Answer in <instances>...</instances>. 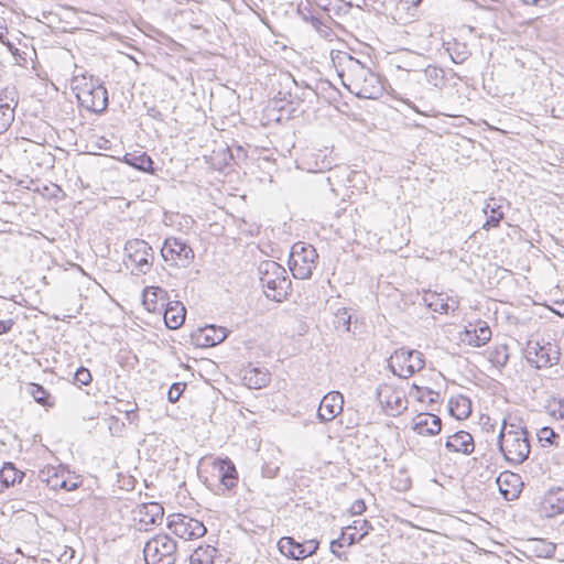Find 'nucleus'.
Segmentation results:
<instances>
[{
  "label": "nucleus",
  "instance_id": "15",
  "mask_svg": "<svg viewBox=\"0 0 564 564\" xmlns=\"http://www.w3.org/2000/svg\"><path fill=\"white\" fill-rule=\"evenodd\" d=\"M344 405L343 394L338 391L328 392L321 400L317 417L321 422H329L341 413Z\"/></svg>",
  "mask_w": 564,
  "mask_h": 564
},
{
  "label": "nucleus",
  "instance_id": "45",
  "mask_svg": "<svg viewBox=\"0 0 564 564\" xmlns=\"http://www.w3.org/2000/svg\"><path fill=\"white\" fill-rule=\"evenodd\" d=\"M476 333L474 329L465 328L464 333L462 334V340L469 346L473 347H480L481 345H476L475 341H477V338H475Z\"/></svg>",
  "mask_w": 564,
  "mask_h": 564
},
{
  "label": "nucleus",
  "instance_id": "12",
  "mask_svg": "<svg viewBox=\"0 0 564 564\" xmlns=\"http://www.w3.org/2000/svg\"><path fill=\"white\" fill-rule=\"evenodd\" d=\"M552 347L541 346L538 341L529 340L524 349L527 361L536 369L546 368L555 365L558 360L557 352L552 355Z\"/></svg>",
  "mask_w": 564,
  "mask_h": 564
},
{
  "label": "nucleus",
  "instance_id": "51",
  "mask_svg": "<svg viewBox=\"0 0 564 564\" xmlns=\"http://www.w3.org/2000/svg\"><path fill=\"white\" fill-rule=\"evenodd\" d=\"M425 395H429V397H430L429 402H431V403H432V402H437L438 397H440V394H438L437 392H434L433 390H431V389H429V388H426V389L422 392V394L420 395V398H423V397H425Z\"/></svg>",
  "mask_w": 564,
  "mask_h": 564
},
{
  "label": "nucleus",
  "instance_id": "8",
  "mask_svg": "<svg viewBox=\"0 0 564 564\" xmlns=\"http://www.w3.org/2000/svg\"><path fill=\"white\" fill-rule=\"evenodd\" d=\"M425 366L424 355L415 349H398L390 357L389 367L400 378H410Z\"/></svg>",
  "mask_w": 564,
  "mask_h": 564
},
{
  "label": "nucleus",
  "instance_id": "16",
  "mask_svg": "<svg viewBox=\"0 0 564 564\" xmlns=\"http://www.w3.org/2000/svg\"><path fill=\"white\" fill-rule=\"evenodd\" d=\"M442 420L432 413H420L414 417L413 431L420 435L433 436L441 432Z\"/></svg>",
  "mask_w": 564,
  "mask_h": 564
},
{
  "label": "nucleus",
  "instance_id": "4",
  "mask_svg": "<svg viewBox=\"0 0 564 564\" xmlns=\"http://www.w3.org/2000/svg\"><path fill=\"white\" fill-rule=\"evenodd\" d=\"M528 437V431H507L506 422L502 423L498 446L507 462L519 465L529 457L531 447Z\"/></svg>",
  "mask_w": 564,
  "mask_h": 564
},
{
  "label": "nucleus",
  "instance_id": "60",
  "mask_svg": "<svg viewBox=\"0 0 564 564\" xmlns=\"http://www.w3.org/2000/svg\"><path fill=\"white\" fill-rule=\"evenodd\" d=\"M100 148H104V150H107V147H105V143H101Z\"/></svg>",
  "mask_w": 564,
  "mask_h": 564
},
{
  "label": "nucleus",
  "instance_id": "30",
  "mask_svg": "<svg viewBox=\"0 0 564 564\" xmlns=\"http://www.w3.org/2000/svg\"><path fill=\"white\" fill-rule=\"evenodd\" d=\"M528 549L533 556L549 558L554 555L556 546L545 539H533L530 541Z\"/></svg>",
  "mask_w": 564,
  "mask_h": 564
},
{
  "label": "nucleus",
  "instance_id": "58",
  "mask_svg": "<svg viewBox=\"0 0 564 564\" xmlns=\"http://www.w3.org/2000/svg\"><path fill=\"white\" fill-rule=\"evenodd\" d=\"M413 388H415L417 391H421V389L416 384H413Z\"/></svg>",
  "mask_w": 564,
  "mask_h": 564
},
{
  "label": "nucleus",
  "instance_id": "23",
  "mask_svg": "<svg viewBox=\"0 0 564 564\" xmlns=\"http://www.w3.org/2000/svg\"><path fill=\"white\" fill-rule=\"evenodd\" d=\"M415 75L417 82L424 79L427 84L440 90L443 89L446 85L444 69L435 65H429L422 72H416Z\"/></svg>",
  "mask_w": 564,
  "mask_h": 564
},
{
  "label": "nucleus",
  "instance_id": "47",
  "mask_svg": "<svg viewBox=\"0 0 564 564\" xmlns=\"http://www.w3.org/2000/svg\"><path fill=\"white\" fill-rule=\"evenodd\" d=\"M524 4H531L540 8H545L552 4L555 0H521Z\"/></svg>",
  "mask_w": 564,
  "mask_h": 564
},
{
  "label": "nucleus",
  "instance_id": "3",
  "mask_svg": "<svg viewBox=\"0 0 564 564\" xmlns=\"http://www.w3.org/2000/svg\"><path fill=\"white\" fill-rule=\"evenodd\" d=\"M75 83L77 84L73 89L76 90V97L82 107L95 113H102L107 109L108 91L99 78L83 77L80 82L76 79Z\"/></svg>",
  "mask_w": 564,
  "mask_h": 564
},
{
  "label": "nucleus",
  "instance_id": "27",
  "mask_svg": "<svg viewBox=\"0 0 564 564\" xmlns=\"http://www.w3.org/2000/svg\"><path fill=\"white\" fill-rule=\"evenodd\" d=\"M218 473L219 481L225 486L226 489H231L236 486L238 480V473L231 460L228 458L220 459L218 463Z\"/></svg>",
  "mask_w": 564,
  "mask_h": 564
},
{
  "label": "nucleus",
  "instance_id": "53",
  "mask_svg": "<svg viewBox=\"0 0 564 564\" xmlns=\"http://www.w3.org/2000/svg\"><path fill=\"white\" fill-rule=\"evenodd\" d=\"M371 529H372V527H371L370 522H369V521H367V520H364V521H362V524H361V527H360V530H362L364 532H362V533H361V535L359 536V540H361L365 535H367V534H368V532H369V530H371Z\"/></svg>",
  "mask_w": 564,
  "mask_h": 564
},
{
  "label": "nucleus",
  "instance_id": "6",
  "mask_svg": "<svg viewBox=\"0 0 564 564\" xmlns=\"http://www.w3.org/2000/svg\"><path fill=\"white\" fill-rule=\"evenodd\" d=\"M317 258L318 254L313 246L301 241L294 243L289 259L293 276L301 280L310 279L316 267Z\"/></svg>",
  "mask_w": 564,
  "mask_h": 564
},
{
  "label": "nucleus",
  "instance_id": "55",
  "mask_svg": "<svg viewBox=\"0 0 564 564\" xmlns=\"http://www.w3.org/2000/svg\"><path fill=\"white\" fill-rule=\"evenodd\" d=\"M310 22L311 24L316 29L318 30L319 26L323 24L322 21L317 18V17H314L312 15L311 19H310Z\"/></svg>",
  "mask_w": 564,
  "mask_h": 564
},
{
  "label": "nucleus",
  "instance_id": "20",
  "mask_svg": "<svg viewBox=\"0 0 564 564\" xmlns=\"http://www.w3.org/2000/svg\"><path fill=\"white\" fill-rule=\"evenodd\" d=\"M497 484L499 485L500 492L506 499H513L518 497L520 492L519 486L521 485L519 475L511 471L501 473L497 478Z\"/></svg>",
  "mask_w": 564,
  "mask_h": 564
},
{
  "label": "nucleus",
  "instance_id": "36",
  "mask_svg": "<svg viewBox=\"0 0 564 564\" xmlns=\"http://www.w3.org/2000/svg\"><path fill=\"white\" fill-rule=\"evenodd\" d=\"M334 326L336 329H345L350 332L351 314L346 307L339 308L335 314Z\"/></svg>",
  "mask_w": 564,
  "mask_h": 564
},
{
  "label": "nucleus",
  "instance_id": "43",
  "mask_svg": "<svg viewBox=\"0 0 564 564\" xmlns=\"http://www.w3.org/2000/svg\"><path fill=\"white\" fill-rule=\"evenodd\" d=\"M346 542V531H343L340 536L330 542V552L338 558H343V554L337 551V549L343 547Z\"/></svg>",
  "mask_w": 564,
  "mask_h": 564
},
{
  "label": "nucleus",
  "instance_id": "24",
  "mask_svg": "<svg viewBox=\"0 0 564 564\" xmlns=\"http://www.w3.org/2000/svg\"><path fill=\"white\" fill-rule=\"evenodd\" d=\"M123 162L141 172L154 174V162L145 152L134 151L132 153H126Z\"/></svg>",
  "mask_w": 564,
  "mask_h": 564
},
{
  "label": "nucleus",
  "instance_id": "37",
  "mask_svg": "<svg viewBox=\"0 0 564 564\" xmlns=\"http://www.w3.org/2000/svg\"><path fill=\"white\" fill-rule=\"evenodd\" d=\"M474 330L477 335L475 336V338H477V341H475L476 345L484 346L491 339V329L486 322H479Z\"/></svg>",
  "mask_w": 564,
  "mask_h": 564
},
{
  "label": "nucleus",
  "instance_id": "52",
  "mask_svg": "<svg viewBox=\"0 0 564 564\" xmlns=\"http://www.w3.org/2000/svg\"><path fill=\"white\" fill-rule=\"evenodd\" d=\"M148 115L155 120H159V121L164 120L162 112L156 107L149 108Z\"/></svg>",
  "mask_w": 564,
  "mask_h": 564
},
{
  "label": "nucleus",
  "instance_id": "11",
  "mask_svg": "<svg viewBox=\"0 0 564 564\" xmlns=\"http://www.w3.org/2000/svg\"><path fill=\"white\" fill-rule=\"evenodd\" d=\"M167 528L176 536L184 540L198 539L204 536L207 532L202 521L181 513L169 516Z\"/></svg>",
  "mask_w": 564,
  "mask_h": 564
},
{
  "label": "nucleus",
  "instance_id": "39",
  "mask_svg": "<svg viewBox=\"0 0 564 564\" xmlns=\"http://www.w3.org/2000/svg\"><path fill=\"white\" fill-rule=\"evenodd\" d=\"M91 380L93 376L90 371L83 366L77 368L76 371L74 372V383L77 386H88L91 382Z\"/></svg>",
  "mask_w": 564,
  "mask_h": 564
},
{
  "label": "nucleus",
  "instance_id": "17",
  "mask_svg": "<svg viewBox=\"0 0 564 564\" xmlns=\"http://www.w3.org/2000/svg\"><path fill=\"white\" fill-rule=\"evenodd\" d=\"M162 310H164L163 318L167 328L177 329L183 325L186 308L181 302L175 301L165 303V306Z\"/></svg>",
  "mask_w": 564,
  "mask_h": 564
},
{
  "label": "nucleus",
  "instance_id": "1",
  "mask_svg": "<svg viewBox=\"0 0 564 564\" xmlns=\"http://www.w3.org/2000/svg\"><path fill=\"white\" fill-rule=\"evenodd\" d=\"M347 77L349 83L344 82V85L358 98L377 99L382 95L383 86L380 77L351 56H349Z\"/></svg>",
  "mask_w": 564,
  "mask_h": 564
},
{
  "label": "nucleus",
  "instance_id": "34",
  "mask_svg": "<svg viewBox=\"0 0 564 564\" xmlns=\"http://www.w3.org/2000/svg\"><path fill=\"white\" fill-rule=\"evenodd\" d=\"M536 437L541 446H558L561 436L550 426H543L536 433Z\"/></svg>",
  "mask_w": 564,
  "mask_h": 564
},
{
  "label": "nucleus",
  "instance_id": "18",
  "mask_svg": "<svg viewBox=\"0 0 564 564\" xmlns=\"http://www.w3.org/2000/svg\"><path fill=\"white\" fill-rule=\"evenodd\" d=\"M445 447L452 452L468 455L475 448L473 436L466 431H459L447 437Z\"/></svg>",
  "mask_w": 564,
  "mask_h": 564
},
{
  "label": "nucleus",
  "instance_id": "57",
  "mask_svg": "<svg viewBox=\"0 0 564 564\" xmlns=\"http://www.w3.org/2000/svg\"><path fill=\"white\" fill-rule=\"evenodd\" d=\"M560 417L562 420H564V402L561 404V409H560Z\"/></svg>",
  "mask_w": 564,
  "mask_h": 564
},
{
  "label": "nucleus",
  "instance_id": "33",
  "mask_svg": "<svg viewBox=\"0 0 564 564\" xmlns=\"http://www.w3.org/2000/svg\"><path fill=\"white\" fill-rule=\"evenodd\" d=\"M447 45L446 51L455 64H462L470 56V52L465 43L454 42L452 45L449 43Z\"/></svg>",
  "mask_w": 564,
  "mask_h": 564
},
{
  "label": "nucleus",
  "instance_id": "41",
  "mask_svg": "<svg viewBox=\"0 0 564 564\" xmlns=\"http://www.w3.org/2000/svg\"><path fill=\"white\" fill-rule=\"evenodd\" d=\"M508 360H509L508 347L506 345H502V346L496 348L495 352L491 356V361L503 367L507 365Z\"/></svg>",
  "mask_w": 564,
  "mask_h": 564
},
{
  "label": "nucleus",
  "instance_id": "9",
  "mask_svg": "<svg viewBox=\"0 0 564 564\" xmlns=\"http://www.w3.org/2000/svg\"><path fill=\"white\" fill-rule=\"evenodd\" d=\"M39 478L54 490L64 489L65 491H73L82 485L80 476L62 465H47L43 467L39 471Z\"/></svg>",
  "mask_w": 564,
  "mask_h": 564
},
{
  "label": "nucleus",
  "instance_id": "35",
  "mask_svg": "<svg viewBox=\"0 0 564 564\" xmlns=\"http://www.w3.org/2000/svg\"><path fill=\"white\" fill-rule=\"evenodd\" d=\"M14 120V108L9 104L0 105V134L4 133Z\"/></svg>",
  "mask_w": 564,
  "mask_h": 564
},
{
  "label": "nucleus",
  "instance_id": "32",
  "mask_svg": "<svg viewBox=\"0 0 564 564\" xmlns=\"http://www.w3.org/2000/svg\"><path fill=\"white\" fill-rule=\"evenodd\" d=\"M217 549L210 545L197 547L189 556V564H216Z\"/></svg>",
  "mask_w": 564,
  "mask_h": 564
},
{
  "label": "nucleus",
  "instance_id": "25",
  "mask_svg": "<svg viewBox=\"0 0 564 564\" xmlns=\"http://www.w3.org/2000/svg\"><path fill=\"white\" fill-rule=\"evenodd\" d=\"M25 474L19 470L13 463H4L0 469V494L15 482H21Z\"/></svg>",
  "mask_w": 564,
  "mask_h": 564
},
{
  "label": "nucleus",
  "instance_id": "54",
  "mask_svg": "<svg viewBox=\"0 0 564 564\" xmlns=\"http://www.w3.org/2000/svg\"><path fill=\"white\" fill-rule=\"evenodd\" d=\"M332 167V161L327 160L324 155V159L322 160L321 165L317 167L318 171L329 170Z\"/></svg>",
  "mask_w": 564,
  "mask_h": 564
},
{
  "label": "nucleus",
  "instance_id": "14",
  "mask_svg": "<svg viewBox=\"0 0 564 564\" xmlns=\"http://www.w3.org/2000/svg\"><path fill=\"white\" fill-rule=\"evenodd\" d=\"M540 512L546 518L564 513V488L552 487L542 497Z\"/></svg>",
  "mask_w": 564,
  "mask_h": 564
},
{
  "label": "nucleus",
  "instance_id": "56",
  "mask_svg": "<svg viewBox=\"0 0 564 564\" xmlns=\"http://www.w3.org/2000/svg\"><path fill=\"white\" fill-rule=\"evenodd\" d=\"M422 0H405L406 3H411L412 6H419Z\"/></svg>",
  "mask_w": 564,
  "mask_h": 564
},
{
  "label": "nucleus",
  "instance_id": "28",
  "mask_svg": "<svg viewBox=\"0 0 564 564\" xmlns=\"http://www.w3.org/2000/svg\"><path fill=\"white\" fill-rule=\"evenodd\" d=\"M199 336L203 338V346H216L227 338L228 330L225 327L207 325L200 329Z\"/></svg>",
  "mask_w": 564,
  "mask_h": 564
},
{
  "label": "nucleus",
  "instance_id": "50",
  "mask_svg": "<svg viewBox=\"0 0 564 564\" xmlns=\"http://www.w3.org/2000/svg\"><path fill=\"white\" fill-rule=\"evenodd\" d=\"M354 523H357V521H355ZM351 529L356 530V529H357V525H356V524H354V525H349V527H347V528H346V531H347V530H351ZM357 541H358V540L355 538V534H354V533L348 534V533L346 532V542H345V544H346V545H351V544L356 543Z\"/></svg>",
  "mask_w": 564,
  "mask_h": 564
},
{
  "label": "nucleus",
  "instance_id": "7",
  "mask_svg": "<svg viewBox=\"0 0 564 564\" xmlns=\"http://www.w3.org/2000/svg\"><path fill=\"white\" fill-rule=\"evenodd\" d=\"M124 253L131 265L124 262L127 268L131 269L134 275L148 273L153 264L154 254L152 247L142 239H131L124 245Z\"/></svg>",
  "mask_w": 564,
  "mask_h": 564
},
{
  "label": "nucleus",
  "instance_id": "44",
  "mask_svg": "<svg viewBox=\"0 0 564 564\" xmlns=\"http://www.w3.org/2000/svg\"><path fill=\"white\" fill-rule=\"evenodd\" d=\"M301 545H302L303 558H306V557L315 554L318 549V542L316 540H308L304 543H301Z\"/></svg>",
  "mask_w": 564,
  "mask_h": 564
},
{
  "label": "nucleus",
  "instance_id": "29",
  "mask_svg": "<svg viewBox=\"0 0 564 564\" xmlns=\"http://www.w3.org/2000/svg\"><path fill=\"white\" fill-rule=\"evenodd\" d=\"M282 555L292 560H303L302 545L292 536H282L278 542Z\"/></svg>",
  "mask_w": 564,
  "mask_h": 564
},
{
  "label": "nucleus",
  "instance_id": "19",
  "mask_svg": "<svg viewBox=\"0 0 564 564\" xmlns=\"http://www.w3.org/2000/svg\"><path fill=\"white\" fill-rule=\"evenodd\" d=\"M167 292L160 286H150L144 290L143 305L149 312H161L165 306Z\"/></svg>",
  "mask_w": 564,
  "mask_h": 564
},
{
  "label": "nucleus",
  "instance_id": "10",
  "mask_svg": "<svg viewBox=\"0 0 564 564\" xmlns=\"http://www.w3.org/2000/svg\"><path fill=\"white\" fill-rule=\"evenodd\" d=\"M161 256L172 267L186 268L194 259V251L182 239L170 237L165 239L161 248Z\"/></svg>",
  "mask_w": 564,
  "mask_h": 564
},
{
  "label": "nucleus",
  "instance_id": "21",
  "mask_svg": "<svg viewBox=\"0 0 564 564\" xmlns=\"http://www.w3.org/2000/svg\"><path fill=\"white\" fill-rule=\"evenodd\" d=\"M482 212L487 216V220L482 225L485 230L498 227L500 221L505 218L502 206L499 204V200L494 197L486 200Z\"/></svg>",
  "mask_w": 564,
  "mask_h": 564
},
{
  "label": "nucleus",
  "instance_id": "38",
  "mask_svg": "<svg viewBox=\"0 0 564 564\" xmlns=\"http://www.w3.org/2000/svg\"><path fill=\"white\" fill-rule=\"evenodd\" d=\"M30 393L32 394V397L39 404H41V405L48 404L47 400H48L50 393L41 384L32 383L30 386Z\"/></svg>",
  "mask_w": 564,
  "mask_h": 564
},
{
  "label": "nucleus",
  "instance_id": "26",
  "mask_svg": "<svg viewBox=\"0 0 564 564\" xmlns=\"http://www.w3.org/2000/svg\"><path fill=\"white\" fill-rule=\"evenodd\" d=\"M243 381L251 389H261L269 384L270 373L265 369L250 368L245 370Z\"/></svg>",
  "mask_w": 564,
  "mask_h": 564
},
{
  "label": "nucleus",
  "instance_id": "5",
  "mask_svg": "<svg viewBox=\"0 0 564 564\" xmlns=\"http://www.w3.org/2000/svg\"><path fill=\"white\" fill-rule=\"evenodd\" d=\"M176 542L167 534H156L143 549L147 564H174L176 561Z\"/></svg>",
  "mask_w": 564,
  "mask_h": 564
},
{
  "label": "nucleus",
  "instance_id": "31",
  "mask_svg": "<svg viewBox=\"0 0 564 564\" xmlns=\"http://www.w3.org/2000/svg\"><path fill=\"white\" fill-rule=\"evenodd\" d=\"M471 402L469 398L459 395L458 398H452L449 400V413L458 419L463 420L470 415Z\"/></svg>",
  "mask_w": 564,
  "mask_h": 564
},
{
  "label": "nucleus",
  "instance_id": "22",
  "mask_svg": "<svg viewBox=\"0 0 564 564\" xmlns=\"http://www.w3.org/2000/svg\"><path fill=\"white\" fill-rule=\"evenodd\" d=\"M139 521L144 524H156L162 521L164 509L159 502L142 503L138 507Z\"/></svg>",
  "mask_w": 564,
  "mask_h": 564
},
{
  "label": "nucleus",
  "instance_id": "46",
  "mask_svg": "<svg viewBox=\"0 0 564 564\" xmlns=\"http://www.w3.org/2000/svg\"><path fill=\"white\" fill-rule=\"evenodd\" d=\"M352 516H359L366 511V503L362 499H358L352 502L349 509Z\"/></svg>",
  "mask_w": 564,
  "mask_h": 564
},
{
  "label": "nucleus",
  "instance_id": "59",
  "mask_svg": "<svg viewBox=\"0 0 564 564\" xmlns=\"http://www.w3.org/2000/svg\"><path fill=\"white\" fill-rule=\"evenodd\" d=\"M100 148H104V150H107V147H105V143H101Z\"/></svg>",
  "mask_w": 564,
  "mask_h": 564
},
{
  "label": "nucleus",
  "instance_id": "13",
  "mask_svg": "<svg viewBox=\"0 0 564 564\" xmlns=\"http://www.w3.org/2000/svg\"><path fill=\"white\" fill-rule=\"evenodd\" d=\"M376 397L381 406L391 411L392 415L400 414L404 409H406L403 402L402 392L395 390L390 384H380L376 390Z\"/></svg>",
  "mask_w": 564,
  "mask_h": 564
},
{
  "label": "nucleus",
  "instance_id": "49",
  "mask_svg": "<svg viewBox=\"0 0 564 564\" xmlns=\"http://www.w3.org/2000/svg\"><path fill=\"white\" fill-rule=\"evenodd\" d=\"M13 324L14 323L12 319L0 321V335L8 334L11 330Z\"/></svg>",
  "mask_w": 564,
  "mask_h": 564
},
{
  "label": "nucleus",
  "instance_id": "40",
  "mask_svg": "<svg viewBox=\"0 0 564 564\" xmlns=\"http://www.w3.org/2000/svg\"><path fill=\"white\" fill-rule=\"evenodd\" d=\"M56 552L58 553L57 560L61 564H70L75 555V550L67 545L57 546Z\"/></svg>",
  "mask_w": 564,
  "mask_h": 564
},
{
  "label": "nucleus",
  "instance_id": "2",
  "mask_svg": "<svg viewBox=\"0 0 564 564\" xmlns=\"http://www.w3.org/2000/svg\"><path fill=\"white\" fill-rule=\"evenodd\" d=\"M259 280L268 299L282 302L291 291V280L285 268L273 260H264L258 265Z\"/></svg>",
  "mask_w": 564,
  "mask_h": 564
},
{
  "label": "nucleus",
  "instance_id": "48",
  "mask_svg": "<svg viewBox=\"0 0 564 564\" xmlns=\"http://www.w3.org/2000/svg\"><path fill=\"white\" fill-rule=\"evenodd\" d=\"M517 422H508L507 420H503V423L507 424V431L513 430V431H527V427L521 424V421L518 419H514Z\"/></svg>",
  "mask_w": 564,
  "mask_h": 564
},
{
  "label": "nucleus",
  "instance_id": "42",
  "mask_svg": "<svg viewBox=\"0 0 564 564\" xmlns=\"http://www.w3.org/2000/svg\"><path fill=\"white\" fill-rule=\"evenodd\" d=\"M186 388L185 382H175L173 383L167 392V400L171 403H175L180 400L181 395L183 394L184 390Z\"/></svg>",
  "mask_w": 564,
  "mask_h": 564
}]
</instances>
